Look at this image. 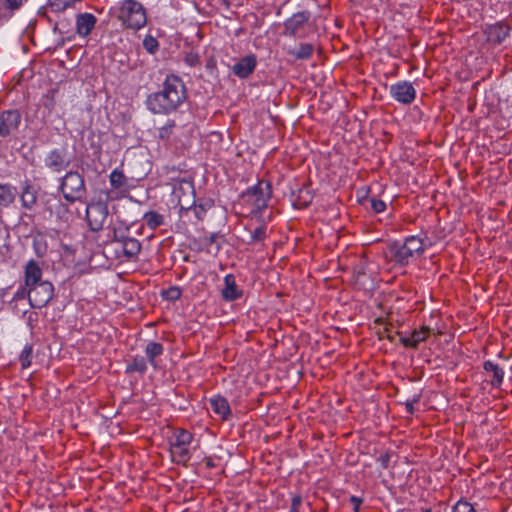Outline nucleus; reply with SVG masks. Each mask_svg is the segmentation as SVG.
I'll return each instance as SVG.
<instances>
[{"instance_id":"obj_1","label":"nucleus","mask_w":512,"mask_h":512,"mask_svg":"<svg viewBox=\"0 0 512 512\" xmlns=\"http://www.w3.org/2000/svg\"><path fill=\"white\" fill-rule=\"evenodd\" d=\"M185 99V87L182 81L174 76H168L163 89L149 96L148 106L154 113H168L175 110Z\"/></svg>"},{"instance_id":"obj_2","label":"nucleus","mask_w":512,"mask_h":512,"mask_svg":"<svg viewBox=\"0 0 512 512\" xmlns=\"http://www.w3.org/2000/svg\"><path fill=\"white\" fill-rule=\"evenodd\" d=\"M119 19L130 29L138 30L146 24L147 18L141 3L136 0H125L119 12Z\"/></svg>"},{"instance_id":"obj_3","label":"nucleus","mask_w":512,"mask_h":512,"mask_svg":"<svg viewBox=\"0 0 512 512\" xmlns=\"http://www.w3.org/2000/svg\"><path fill=\"white\" fill-rule=\"evenodd\" d=\"M61 190L66 200L74 202L81 198L85 192L82 176L78 172H69L63 178Z\"/></svg>"},{"instance_id":"obj_4","label":"nucleus","mask_w":512,"mask_h":512,"mask_svg":"<svg viewBox=\"0 0 512 512\" xmlns=\"http://www.w3.org/2000/svg\"><path fill=\"white\" fill-rule=\"evenodd\" d=\"M53 286L48 281L36 283L28 288V299L33 308H42L48 304L53 297Z\"/></svg>"},{"instance_id":"obj_5","label":"nucleus","mask_w":512,"mask_h":512,"mask_svg":"<svg viewBox=\"0 0 512 512\" xmlns=\"http://www.w3.org/2000/svg\"><path fill=\"white\" fill-rule=\"evenodd\" d=\"M173 195L178 200L181 210H189L195 202L193 183L188 180L177 181L173 188Z\"/></svg>"},{"instance_id":"obj_6","label":"nucleus","mask_w":512,"mask_h":512,"mask_svg":"<svg viewBox=\"0 0 512 512\" xmlns=\"http://www.w3.org/2000/svg\"><path fill=\"white\" fill-rule=\"evenodd\" d=\"M108 216L107 206L102 202L91 203L87 206L86 217L92 231H99L103 228Z\"/></svg>"},{"instance_id":"obj_7","label":"nucleus","mask_w":512,"mask_h":512,"mask_svg":"<svg viewBox=\"0 0 512 512\" xmlns=\"http://www.w3.org/2000/svg\"><path fill=\"white\" fill-rule=\"evenodd\" d=\"M248 201L257 209H263L267 206V201L271 197V186L269 182L259 181L252 189L247 191Z\"/></svg>"},{"instance_id":"obj_8","label":"nucleus","mask_w":512,"mask_h":512,"mask_svg":"<svg viewBox=\"0 0 512 512\" xmlns=\"http://www.w3.org/2000/svg\"><path fill=\"white\" fill-rule=\"evenodd\" d=\"M21 123L18 110H8L0 113V137H7L15 132Z\"/></svg>"},{"instance_id":"obj_9","label":"nucleus","mask_w":512,"mask_h":512,"mask_svg":"<svg viewBox=\"0 0 512 512\" xmlns=\"http://www.w3.org/2000/svg\"><path fill=\"white\" fill-rule=\"evenodd\" d=\"M390 93L398 102L409 104L415 99V89L409 82H398L390 87Z\"/></svg>"},{"instance_id":"obj_10","label":"nucleus","mask_w":512,"mask_h":512,"mask_svg":"<svg viewBox=\"0 0 512 512\" xmlns=\"http://www.w3.org/2000/svg\"><path fill=\"white\" fill-rule=\"evenodd\" d=\"M46 166L55 172H60L69 165L64 149L51 151L45 159Z\"/></svg>"},{"instance_id":"obj_11","label":"nucleus","mask_w":512,"mask_h":512,"mask_svg":"<svg viewBox=\"0 0 512 512\" xmlns=\"http://www.w3.org/2000/svg\"><path fill=\"white\" fill-rule=\"evenodd\" d=\"M309 18L310 13L307 11H302L294 14L285 22L286 34H289L290 36L296 35L297 32L300 31L304 24L309 20Z\"/></svg>"},{"instance_id":"obj_12","label":"nucleus","mask_w":512,"mask_h":512,"mask_svg":"<svg viewBox=\"0 0 512 512\" xmlns=\"http://www.w3.org/2000/svg\"><path fill=\"white\" fill-rule=\"evenodd\" d=\"M509 30L510 28L504 23H497L488 26L485 31L488 42L494 44L501 43L509 35Z\"/></svg>"},{"instance_id":"obj_13","label":"nucleus","mask_w":512,"mask_h":512,"mask_svg":"<svg viewBox=\"0 0 512 512\" xmlns=\"http://www.w3.org/2000/svg\"><path fill=\"white\" fill-rule=\"evenodd\" d=\"M42 271L39 265L31 260L26 264L25 267V285L26 287H31L36 285V283L43 282L41 280Z\"/></svg>"},{"instance_id":"obj_14","label":"nucleus","mask_w":512,"mask_h":512,"mask_svg":"<svg viewBox=\"0 0 512 512\" xmlns=\"http://www.w3.org/2000/svg\"><path fill=\"white\" fill-rule=\"evenodd\" d=\"M96 18L89 13L79 14L77 16V32L81 36H87L94 28Z\"/></svg>"},{"instance_id":"obj_15","label":"nucleus","mask_w":512,"mask_h":512,"mask_svg":"<svg viewBox=\"0 0 512 512\" xmlns=\"http://www.w3.org/2000/svg\"><path fill=\"white\" fill-rule=\"evenodd\" d=\"M256 65L254 56H247L233 66V72L239 77H247L252 73Z\"/></svg>"},{"instance_id":"obj_16","label":"nucleus","mask_w":512,"mask_h":512,"mask_svg":"<svg viewBox=\"0 0 512 512\" xmlns=\"http://www.w3.org/2000/svg\"><path fill=\"white\" fill-rule=\"evenodd\" d=\"M389 251L394 260L400 264L407 263L408 259L414 256L405 242L402 245L396 243L390 245Z\"/></svg>"},{"instance_id":"obj_17","label":"nucleus","mask_w":512,"mask_h":512,"mask_svg":"<svg viewBox=\"0 0 512 512\" xmlns=\"http://www.w3.org/2000/svg\"><path fill=\"white\" fill-rule=\"evenodd\" d=\"M430 328L427 326H423L421 330L414 331L409 337H400V341L408 347H416L419 342L426 339Z\"/></svg>"},{"instance_id":"obj_18","label":"nucleus","mask_w":512,"mask_h":512,"mask_svg":"<svg viewBox=\"0 0 512 512\" xmlns=\"http://www.w3.org/2000/svg\"><path fill=\"white\" fill-rule=\"evenodd\" d=\"M224 281L225 287L222 290V296L224 299L229 301L237 299L240 296V293L235 284L234 277L232 275H227Z\"/></svg>"},{"instance_id":"obj_19","label":"nucleus","mask_w":512,"mask_h":512,"mask_svg":"<svg viewBox=\"0 0 512 512\" xmlns=\"http://www.w3.org/2000/svg\"><path fill=\"white\" fill-rule=\"evenodd\" d=\"M213 411L220 415L222 419H225L230 413L228 402L221 396H216L210 400Z\"/></svg>"},{"instance_id":"obj_20","label":"nucleus","mask_w":512,"mask_h":512,"mask_svg":"<svg viewBox=\"0 0 512 512\" xmlns=\"http://www.w3.org/2000/svg\"><path fill=\"white\" fill-rule=\"evenodd\" d=\"M125 257L132 258L136 256L141 250L140 242L135 238H129L125 240L122 246H120Z\"/></svg>"},{"instance_id":"obj_21","label":"nucleus","mask_w":512,"mask_h":512,"mask_svg":"<svg viewBox=\"0 0 512 512\" xmlns=\"http://www.w3.org/2000/svg\"><path fill=\"white\" fill-rule=\"evenodd\" d=\"M16 191L8 184H0V206L7 207L15 199Z\"/></svg>"},{"instance_id":"obj_22","label":"nucleus","mask_w":512,"mask_h":512,"mask_svg":"<svg viewBox=\"0 0 512 512\" xmlns=\"http://www.w3.org/2000/svg\"><path fill=\"white\" fill-rule=\"evenodd\" d=\"M36 199V192L30 185H26L21 194L22 205L29 209L36 203Z\"/></svg>"},{"instance_id":"obj_23","label":"nucleus","mask_w":512,"mask_h":512,"mask_svg":"<svg viewBox=\"0 0 512 512\" xmlns=\"http://www.w3.org/2000/svg\"><path fill=\"white\" fill-rule=\"evenodd\" d=\"M27 0H0V11L14 12L22 7Z\"/></svg>"},{"instance_id":"obj_24","label":"nucleus","mask_w":512,"mask_h":512,"mask_svg":"<svg viewBox=\"0 0 512 512\" xmlns=\"http://www.w3.org/2000/svg\"><path fill=\"white\" fill-rule=\"evenodd\" d=\"M313 52V46L311 44H302L299 48L290 50V54L295 56L297 59H307Z\"/></svg>"},{"instance_id":"obj_25","label":"nucleus","mask_w":512,"mask_h":512,"mask_svg":"<svg viewBox=\"0 0 512 512\" xmlns=\"http://www.w3.org/2000/svg\"><path fill=\"white\" fill-rule=\"evenodd\" d=\"M162 352H163V347L160 343L150 342L146 346V355L152 364H154L155 357L162 354Z\"/></svg>"},{"instance_id":"obj_26","label":"nucleus","mask_w":512,"mask_h":512,"mask_svg":"<svg viewBox=\"0 0 512 512\" xmlns=\"http://www.w3.org/2000/svg\"><path fill=\"white\" fill-rule=\"evenodd\" d=\"M175 437V442L171 446H187L192 441V435L186 430H179Z\"/></svg>"},{"instance_id":"obj_27","label":"nucleus","mask_w":512,"mask_h":512,"mask_svg":"<svg viewBox=\"0 0 512 512\" xmlns=\"http://www.w3.org/2000/svg\"><path fill=\"white\" fill-rule=\"evenodd\" d=\"M171 453L177 462H186L189 459V453L186 446H171Z\"/></svg>"},{"instance_id":"obj_28","label":"nucleus","mask_w":512,"mask_h":512,"mask_svg":"<svg viewBox=\"0 0 512 512\" xmlns=\"http://www.w3.org/2000/svg\"><path fill=\"white\" fill-rule=\"evenodd\" d=\"M405 243L407 244L408 248L410 249L413 255L421 253L424 249L423 241L418 237L412 236L406 239Z\"/></svg>"},{"instance_id":"obj_29","label":"nucleus","mask_w":512,"mask_h":512,"mask_svg":"<svg viewBox=\"0 0 512 512\" xmlns=\"http://www.w3.org/2000/svg\"><path fill=\"white\" fill-rule=\"evenodd\" d=\"M144 219L147 225L152 229H155L156 227L160 226L163 223V216L156 212L146 213Z\"/></svg>"},{"instance_id":"obj_30","label":"nucleus","mask_w":512,"mask_h":512,"mask_svg":"<svg viewBox=\"0 0 512 512\" xmlns=\"http://www.w3.org/2000/svg\"><path fill=\"white\" fill-rule=\"evenodd\" d=\"M31 358H32V346L26 345L20 355V362H21L22 368L25 369L30 366Z\"/></svg>"},{"instance_id":"obj_31","label":"nucleus","mask_w":512,"mask_h":512,"mask_svg":"<svg viewBox=\"0 0 512 512\" xmlns=\"http://www.w3.org/2000/svg\"><path fill=\"white\" fill-rule=\"evenodd\" d=\"M175 127V122L173 120H168L165 125L159 128L158 136L161 139H168L172 134L173 128Z\"/></svg>"},{"instance_id":"obj_32","label":"nucleus","mask_w":512,"mask_h":512,"mask_svg":"<svg viewBox=\"0 0 512 512\" xmlns=\"http://www.w3.org/2000/svg\"><path fill=\"white\" fill-rule=\"evenodd\" d=\"M266 236V226L261 225L251 232L250 238L253 242L262 241Z\"/></svg>"},{"instance_id":"obj_33","label":"nucleus","mask_w":512,"mask_h":512,"mask_svg":"<svg viewBox=\"0 0 512 512\" xmlns=\"http://www.w3.org/2000/svg\"><path fill=\"white\" fill-rule=\"evenodd\" d=\"M453 512H475V509L470 503L459 501L454 506Z\"/></svg>"},{"instance_id":"obj_34","label":"nucleus","mask_w":512,"mask_h":512,"mask_svg":"<svg viewBox=\"0 0 512 512\" xmlns=\"http://www.w3.org/2000/svg\"><path fill=\"white\" fill-rule=\"evenodd\" d=\"M110 181L112 186L118 188L124 183V176L121 172L114 171L110 175Z\"/></svg>"},{"instance_id":"obj_35","label":"nucleus","mask_w":512,"mask_h":512,"mask_svg":"<svg viewBox=\"0 0 512 512\" xmlns=\"http://www.w3.org/2000/svg\"><path fill=\"white\" fill-rule=\"evenodd\" d=\"M163 297L168 299V300H177L180 295H181V292H180V289L177 288V287H171L170 289L164 291L162 293Z\"/></svg>"},{"instance_id":"obj_36","label":"nucleus","mask_w":512,"mask_h":512,"mask_svg":"<svg viewBox=\"0 0 512 512\" xmlns=\"http://www.w3.org/2000/svg\"><path fill=\"white\" fill-rule=\"evenodd\" d=\"M206 206L208 208L211 207V204L210 203H207L206 205H203V204H200V205H193L191 208H193V211L195 213V216L197 217V219L199 220H202L204 218V214L206 212Z\"/></svg>"},{"instance_id":"obj_37","label":"nucleus","mask_w":512,"mask_h":512,"mask_svg":"<svg viewBox=\"0 0 512 512\" xmlns=\"http://www.w3.org/2000/svg\"><path fill=\"white\" fill-rule=\"evenodd\" d=\"M129 238L130 237L125 236L123 232L118 231V230L115 229L114 233H113L112 243H114L115 245L120 247V246L123 245L125 240H128Z\"/></svg>"},{"instance_id":"obj_38","label":"nucleus","mask_w":512,"mask_h":512,"mask_svg":"<svg viewBox=\"0 0 512 512\" xmlns=\"http://www.w3.org/2000/svg\"><path fill=\"white\" fill-rule=\"evenodd\" d=\"M143 45L148 52L153 53L156 50L158 43L153 37L147 36L143 41Z\"/></svg>"},{"instance_id":"obj_39","label":"nucleus","mask_w":512,"mask_h":512,"mask_svg":"<svg viewBox=\"0 0 512 512\" xmlns=\"http://www.w3.org/2000/svg\"><path fill=\"white\" fill-rule=\"evenodd\" d=\"M370 205H371V208L373 209V211L376 213L383 212L386 208L385 202H383L382 200L375 199V198L370 199Z\"/></svg>"},{"instance_id":"obj_40","label":"nucleus","mask_w":512,"mask_h":512,"mask_svg":"<svg viewBox=\"0 0 512 512\" xmlns=\"http://www.w3.org/2000/svg\"><path fill=\"white\" fill-rule=\"evenodd\" d=\"M504 372L499 367L497 370L493 372V379L491 381L492 385L499 386L503 381Z\"/></svg>"},{"instance_id":"obj_41","label":"nucleus","mask_w":512,"mask_h":512,"mask_svg":"<svg viewBox=\"0 0 512 512\" xmlns=\"http://www.w3.org/2000/svg\"><path fill=\"white\" fill-rule=\"evenodd\" d=\"M128 369L132 371L144 372L146 369V365L144 360H135L134 363L128 367Z\"/></svg>"},{"instance_id":"obj_42","label":"nucleus","mask_w":512,"mask_h":512,"mask_svg":"<svg viewBox=\"0 0 512 512\" xmlns=\"http://www.w3.org/2000/svg\"><path fill=\"white\" fill-rule=\"evenodd\" d=\"M27 288L28 287H26V285L23 287H20L18 289V291L15 293L13 299L18 300V299H24V298L28 297V289Z\"/></svg>"},{"instance_id":"obj_43","label":"nucleus","mask_w":512,"mask_h":512,"mask_svg":"<svg viewBox=\"0 0 512 512\" xmlns=\"http://www.w3.org/2000/svg\"><path fill=\"white\" fill-rule=\"evenodd\" d=\"M302 502V499L300 496H295L292 500V508L290 512H299V506Z\"/></svg>"},{"instance_id":"obj_44","label":"nucleus","mask_w":512,"mask_h":512,"mask_svg":"<svg viewBox=\"0 0 512 512\" xmlns=\"http://www.w3.org/2000/svg\"><path fill=\"white\" fill-rule=\"evenodd\" d=\"M419 400V396H415L412 400H407L406 401V410L408 413L412 414L414 409H413V405L414 403H417Z\"/></svg>"},{"instance_id":"obj_45","label":"nucleus","mask_w":512,"mask_h":512,"mask_svg":"<svg viewBox=\"0 0 512 512\" xmlns=\"http://www.w3.org/2000/svg\"><path fill=\"white\" fill-rule=\"evenodd\" d=\"M499 368V366L497 364H494L493 362L491 361H486L484 363V369L487 371V372H494L495 370H497Z\"/></svg>"},{"instance_id":"obj_46","label":"nucleus","mask_w":512,"mask_h":512,"mask_svg":"<svg viewBox=\"0 0 512 512\" xmlns=\"http://www.w3.org/2000/svg\"><path fill=\"white\" fill-rule=\"evenodd\" d=\"M350 501L354 505V512H359V507L362 503V499L352 496Z\"/></svg>"},{"instance_id":"obj_47","label":"nucleus","mask_w":512,"mask_h":512,"mask_svg":"<svg viewBox=\"0 0 512 512\" xmlns=\"http://www.w3.org/2000/svg\"><path fill=\"white\" fill-rule=\"evenodd\" d=\"M389 459H390V455L388 453L380 456L379 460L381 461L382 466L384 468L388 467Z\"/></svg>"},{"instance_id":"obj_48","label":"nucleus","mask_w":512,"mask_h":512,"mask_svg":"<svg viewBox=\"0 0 512 512\" xmlns=\"http://www.w3.org/2000/svg\"><path fill=\"white\" fill-rule=\"evenodd\" d=\"M186 61L192 66L196 65L198 63V56L197 55H188L186 58Z\"/></svg>"},{"instance_id":"obj_49","label":"nucleus","mask_w":512,"mask_h":512,"mask_svg":"<svg viewBox=\"0 0 512 512\" xmlns=\"http://www.w3.org/2000/svg\"><path fill=\"white\" fill-rule=\"evenodd\" d=\"M310 199H311V198H310V197H308V198H305L303 202H301V201H295V202L293 203V205H294V207H296V208H300V207L306 206V205L310 202Z\"/></svg>"},{"instance_id":"obj_50","label":"nucleus","mask_w":512,"mask_h":512,"mask_svg":"<svg viewBox=\"0 0 512 512\" xmlns=\"http://www.w3.org/2000/svg\"><path fill=\"white\" fill-rule=\"evenodd\" d=\"M206 465H207V467H213L214 466V464H213V462H212V460L210 458L206 459Z\"/></svg>"},{"instance_id":"obj_51","label":"nucleus","mask_w":512,"mask_h":512,"mask_svg":"<svg viewBox=\"0 0 512 512\" xmlns=\"http://www.w3.org/2000/svg\"><path fill=\"white\" fill-rule=\"evenodd\" d=\"M384 333L388 339H392V336L390 335L388 329H385Z\"/></svg>"},{"instance_id":"obj_52","label":"nucleus","mask_w":512,"mask_h":512,"mask_svg":"<svg viewBox=\"0 0 512 512\" xmlns=\"http://www.w3.org/2000/svg\"><path fill=\"white\" fill-rule=\"evenodd\" d=\"M423 512H431V510H430V509H426V510H425V511H423Z\"/></svg>"}]
</instances>
